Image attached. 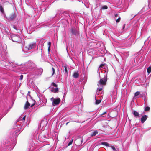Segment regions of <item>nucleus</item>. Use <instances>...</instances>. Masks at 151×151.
Masks as SVG:
<instances>
[{"label": "nucleus", "mask_w": 151, "mask_h": 151, "mask_svg": "<svg viewBox=\"0 0 151 151\" xmlns=\"http://www.w3.org/2000/svg\"><path fill=\"white\" fill-rule=\"evenodd\" d=\"M106 112L105 111V112H104L103 113H102L101 114V115L102 116V115H104L105 114H106Z\"/></svg>", "instance_id": "2f4dec72"}, {"label": "nucleus", "mask_w": 151, "mask_h": 151, "mask_svg": "<svg viewBox=\"0 0 151 151\" xmlns=\"http://www.w3.org/2000/svg\"><path fill=\"white\" fill-rule=\"evenodd\" d=\"M107 81V78L104 77L103 79H100L99 81L98 85L99 86V84L100 85H105L106 84Z\"/></svg>", "instance_id": "20e7f679"}, {"label": "nucleus", "mask_w": 151, "mask_h": 151, "mask_svg": "<svg viewBox=\"0 0 151 151\" xmlns=\"http://www.w3.org/2000/svg\"><path fill=\"white\" fill-rule=\"evenodd\" d=\"M52 85L54 87H55V88H57L58 85L55 83H54L53 82L52 83Z\"/></svg>", "instance_id": "4be33fe9"}, {"label": "nucleus", "mask_w": 151, "mask_h": 151, "mask_svg": "<svg viewBox=\"0 0 151 151\" xmlns=\"http://www.w3.org/2000/svg\"><path fill=\"white\" fill-rule=\"evenodd\" d=\"M105 65V64H101L99 66V67L100 68H102L103 66H104Z\"/></svg>", "instance_id": "cd10ccee"}, {"label": "nucleus", "mask_w": 151, "mask_h": 151, "mask_svg": "<svg viewBox=\"0 0 151 151\" xmlns=\"http://www.w3.org/2000/svg\"><path fill=\"white\" fill-rule=\"evenodd\" d=\"M71 32L74 34H76V32H75V31L73 29H72L71 30Z\"/></svg>", "instance_id": "a878e982"}, {"label": "nucleus", "mask_w": 151, "mask_h": 151, "mask_svg": "<svg viewBox=\"0 0 151 151\" xmlns=\"http://www.w3.org/2000/svg\"><path fill=\"white\" fill-rule=\"evenodd\" d=\"M52 75L53 76L55 73V70L53 68H52V71H51V72H52Z\"/></svg>", "instance_id": "412c9836"}, {"label": "nucleus", "mask_w": 151, "mask_h": 151, "mask_svg": "<svg viewBox=\"0 0 151 151\" xmlns=\"http://www.w3.org/2000/svg\"><path fill=\"white\" fill-rule=\"evenodd\" d=\"M30 106V104L28 101H27L24 106V109H28Z\"/></svg>", "instance_id": "9d476101"}, {"label": "nucleus", "mask_w": 151, "mask_h": 151, "mask_svg": "<svg viewBox=\"0 0 151 151\" xmlns=\"http://www.w3.org/2000/svg\"><path fill=\"white\" fill-rule=\"evenodd\" d=\"M25 117H26V115H25V116L23 117V118H22V120H23L24 121V120H25Z\"/></svg>", "instance_id": "72a5a7b5"}, {"label": "nucleus", "mask_w": 151, "mask_h": 151, "mask_svg": "<svg viewBox=\"0 0 151 151\" xmlns=\"http://www.w3.org/2000/svg\"><path fill=\"white\" fill-rule=\"evenodd\" d=\"M102 90V88H100L99 89V91H101Z\"/></svg>", "instance_id": "f704fd0d"}, {"label": "nucleus", "mask_w": 151, "mask_h": 151, "mask_svg": "<svg viewBox=\"0 0 151 151\" xmlns=\"http://www.w3.org/2000/svg\"><path fill=\"white\" fill-rule=\"evenodd\" d=\"M111 148H112V149L114 150V151H116V149H115V148L114 147V146H111Z\"/></svg>", "instance_id": "7c9ffc66"}, {"label": "nucleus", "mask_w": 151, "mask_h": 151, "mask_svg": "<svg viewBox=\"0 0 151 151\" xmlns=\"http://www.w3.org/2000/svg\"><path fill=\"white\" fill-rule=\"evenodd\" d=\"M101 100L99 99V100H96V104H98L99 103H101Z\"/></svg>", "instance_id": "a211bd4d"}, {"label": "nucleus", "mask_w": 151, "mask_h": 151, "mask_svg": "<svg viewBox=\"0 0 151 151\" xmlns=\"http://www.w3.org/2000/svg\"><path fill=\"white\" fill-rule=\"evenodd\" d=\"M73 76L74 78H77L79 76V73L77 71L74 72L73 74Z\"/></svg>", "instance_id": "6e6552de"}, {"label": "nucleus", "mask_w": 151, "mask_h": 151, "mask_svg": "<svg viewBox=\"0 0 151 151\" xmlns=\"http://www.w3.org/2000/svg\"><path fill=\"white\" fill-rule=\"evenodd\" d=\"M11 38L12 41L14 42L20 43L22 42L21 38L18 35H12L11 36Z\"/></svg>", "instance_id": "f257e3e1"}, {"label": "nucleus", "mask_w": 151, "mask_h": 151, "mask_svg": "<svg viewBox=\"0 0 151 151\" xmlns=\"http://www.w3.org/2000/svg\"><path fill=\"white\" fill-rule=\"evenodd\" d=\"M148 116L147 115H144L142 116L140 120L142 124H143L145 121L147 119Z\"/></svg>", "instance_id": "0eeeda50"}, {"label": "nucleus", "mask_w": 151, "mask_h": 151, "mask_svg": "<svg viewBox=\"0 0 151 151\" xmlns=\"http://www.w3.org/2000/svg\"><path fill=\"white\" fill-rule=\"evenodd\" d=\"M16 17V15L15 13L13 12L11 13L8 17V19L11 21L14 19Z\"/></svg>", "instance_id": "39448f33"}, {"label": "nucleus", "mask_w": 151, "mask_h": 151, "mask_svg": "<svg viewBox=\"0 0 151 151\" xmlns=\"http://www.w3.org/2000/svg\"><path fill=\"white\" fill-rule=\"evenodd\" d=\"M70 122H68L66 123V125H67L68 123H69Z\"/></svg>", "instance_id": "e433bc0d"}, {"label": "nucleus", "mask_w": 151, "mask_h": 151, "mask_svg": "<svg viewBox=\"0 0 151 151\" xmlns=\"http://www.w3.org/2000/svg\"><path fill=\"white\" fill-rule=\"evenodd\" d=\"M120 20V17H119L116 20V22L117 23L119 22Z\"/></svg>", "instance_id": "bb28decb"}, {"label": "nucleus", "mask_w": 151, "mask_h": 151, "mask_svg": "<svg viewBox=\"0 0 151 151\" xmlns=\"http://www.w3.org/2000/svg\"><path fill=\"white\" fill-rule=\"evenodd\" d=\"M101 144L102 145H104L105 146H109V144L106 142H102L101 143Z\"/></svg>", "instance_id": "4468645a"}, {"label": "nucleus", "mask_w": 151, "mask_h": 151, "mask_svg": "<svg viewBox=\"0 0 151 151\" xmlns=\"http://www.w3.org/2000/svg\"><path fill=\"white\" fill-rule=\"evenodd\" d=\"M64 70L66 73H67L68 71L67 69V68L66 66H64Z\"/></svg>", "instance_id": "393cba45"}, {"label": "nucleus", "mask_w": 151, "mask_h": 151, "mask_svg": "<svg viewBox=\"0 0 151 151\" xmlns=\"http://www.w3.org/2000/svg\"><path fill=\"white\" fill-rule=\"evenodd\" d=\"M59 91V90L58 88H53L51 90V91L52 92H54V93H57Z\"/></svg>", "instance_id": "9b49d317"}, {"label": "nucleus", "mask_w": 151, "mask_h": 151, "mask_svg": "<svg viewBox=\"0 0 151 151\" xmlns=\"http://www.w3.org/2000/svg\"><path fill=\"white\" fill-rule=\"evenodd\" d=\"M107 8H108V7L107 6H106V5L102 7V9H107Z\"/></svg>", "instance_id": "5701e85b"}, {"label": "nucleus", "mask_w": 151, "mask_h": 151, "mask_svg": "<svg viewBox=\"0 0 151 151\" xmlns=\"http://www.w3.org/2000/svg\"><path fill=\"white\" fill-rule=\"evenodd\" d=\"M43 71V69L42 68H39L37 69V75H41Z\"/></svg>", "instance_id": "1a4fd4ad"}, {"label": "nucleus", "mask_w": 151, "mask_h": 151, "mask_svg": "<svg viewBox=\"0 0 151 151\" xmlns=\"http://www.w3.org/2000/svg\"><path fill=\"white\" fill-rule=\"evenodd\" d=\"M140 94V92L139 91H137L136 92V93H135L134 94V98L135 97L137 96L138 95H139Z\"/></svg>", "instance_id": "6ab92c4d"}, {"label": "nucleus", "mask_w": 151, "mask_h": 151, "mask_svg": "<svg viewBox=\"0 0 151 151\" xmlns=\"http://www.w3.org/2000/svg\"><path fill=\"white\" fill-rule=\"evenodd\" d=\"M14 28L15 29H16V28L15 27H14Z\"/></svg>", "instance_id": "4c0bfd02"}, {"label": "nucleus", "mask_w": 151, "mask_h": 151, "mask_svg": "<svg viewBox=\"0 0 151 151\" xmlns=\"http://www.w3.org/2000/svg\"><path fill=\"white\" fill-rule=\"evenodd\" d=\"M75 145L77 146H80L82 144V139L80 138H78L75 141Z\"/></svg>", "instance_id": "423d86ee"}, {"label": "nucleus", "mask_w": 151, "mask_h": 151, "mask_svg": "<svg viewBox=\"0 0 151 151\" xmlns=\"http://www.w3.org/2000/svg\"><path fill=\"white\" fill-rule=\"evenodd\" d=\"M35 101H34V103L33 104H32L31 106V107H32L35 104Z\"/></svg>", "instance_id": "473e14b6"}, {"label": "nucleus", "mask_w": 151, "mask_h": 151, "mask_svg": "<svg viewBox=\"0 0 151 151\" xmlns=\"http://www.w3.org/2000/svg\"><path fill=\"white\" fill-rule=\"evenodd\" d=\"M35 45V42L27 43L25 45L26 50H30L34 48Z\"/></svg>", "instance_id": "f03ea898"}, {"label": "nucleus", "mask_w": 151, "mask_h": 151, "mask_svg": "<svg viewBox=\"0 0 151 151\" xmlns=\"http://www.w3.org/2000/svg\"><path fill=\"white\" fill-rule=\"evenodd\" d=\"M40 136L41 137H42V136H43V138H45V136L43 135V134H41L40 135Z\"/></svg>", "instance_id": "c756f323"}, {"label": "nucleus", "mask_w": 151, "mask_h": 151, "mask_svg": "<svg viewBox=\"0 0 151 151\" xmlns=\"http://www.w3.org/2000/svg\"><path fill=\"white\" fill-rule=\"evenodd\" d=\"M73 139H72L70 142L68 143V146H70V145H71V144H72V142H73Z\"/></svg>", "instance_id": "b1692460"}, {"label": "nucleus", "mask_w": 151, "mask_h": 151, "mask_svg": "<svg viewBox=\"0 0 151 151\" xmlns=\"http://www.w3.org/2000/svg\"><path fill=\"white\" fill-rule=\"evenodd\" d=\"M115 17H117L118 16V14H116L115 15Z\"/></svg>", "instance_id": "c9c22d12"}, {"label": "nucleus", "mask_w": 151, "mask_h": 151, "mask_svg": "<svg viewBox=\"0 0 151 151\" xmlns=\"http://www.w3.org/2000/svg\"><path fill=\"white\" fill-rule=\"evenodd\" d=\"M23 75H21L20 76V80H22L23 79Z\"/></svg>", "instance_id": "c85d7f7f"}, {"label": "nucleus", "mask_w": 151, "mask_h": 151, "mask_svg": "<svg viewBox=\"0 0 151 151\" xmlns=\"http://www.w3.org/2000/svg\"><path fill=\"white\" fill-rule=\"evenodd\" d=\"M133 114L136 117L139 116V113L136 111H134L132 112Z\"/></svg>", "instance_id": "f8f14e48"}, {"label": "nucleus", "mask_w": 151, "mask_h": 151, "mask_svg": "<svg viewBox=\"0 0 151 151\" xmlns=\"http://www.w3.org/2000/svg\"><path fill=\"white\" fill-rule=\"evenodd\" d=\"M150 107L149 106H147L145 109V111H148L150 110Z\"/></svg>", "instance_id": "aec40b11"}, {"label": "nucleus", "mask_w": 151, "mask_h": 151, "mask_svg": "<svg viewBox=\"0 0 151 151\" xmlns=\"http://www.w3.org/2000/svg\"><path fill=\"white\" fill-rule=\"evenodd\" d=\"M51 43L50 42H49L48 43V51L49 52L50 50V46H51Z\"/></svg>", "instance_id": "dca6fc26"}, {"label": "nucleus", "mask_w": 151, "mask_h": 151, "mask_svg": "<svg viewBox=\"0 0 151 151\" xmlns=\"http://www.w3.org/2000/svg\"><path fill=\"white\" fill-rule=\"evenodd\" d=\"M98 133V132L97 131H94L93 132L91 133V136H95Z\"/></svg>", "instance_id": "ddd939ff"}, {"label": "nucleus", "mask_w": 151, "mask_h": 151, "mask_svg": "<svg viewBox=\"0 0 151 151\" xmlns=\"http://www.w3.org/2000/svg\"><path fill=\"white\" fill-rule=\"evenodd\" d=\"M0 11L2 13H4V9L1 6H0Z\"/></svg>", "instance_id": "f3484780"}, {"label": "nucleus", "mask_w": 151, "mask_h": 151, "mask_svg": "<svg viewBox=\"0 0 151 151\" xmlns=\"http://www.w3.org/2000/svg\"><path fill=\"white\" fill-rule=\"evenodd\" d=\"M147 71L148 73H150L151 72V67L150 66L148 68Z\"/></svg>", "instance_id": "2eb2a0df"}, {"label": "nucleus", "mask_w": 151, "mask_h": 151, "mask_svg": "<svg viewBox=\"0 0 151 151\" xmlns=\"http://www.w3.org/2000/svg\"><path fill=\"white\" fill-rule=\"evenodd\" d=\"M50 100L52 101V105L54 106L59 104L61 101V100L59 98L55 99L52 97L51 98Z\"/></svg>", "instance_id": "7ed1b4c3"}]
</instances>
